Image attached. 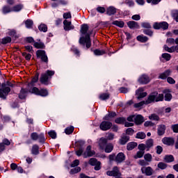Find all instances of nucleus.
<instances>
[{"mask_svg": "<svg viewBox=\"0 0 178 178\" xmlns=\"http://www.w3.org/2000/svg\"><path fill=\"white\" fill-rule=\"evenodd\" d=\"M91 33H86L84 36H82L79 38V42L80 45H82L83 47H86V49H88L91 47Z\"/></svg>", "mask_w": 178, "mask_h": 178, "instance_id": "1", "label": "nucleus"}, {"mask_svg": "<svg viewBox=\"0 0 178 178\" xmlns=\"http://www.w3.org/2000/svg\"><path fill=\"white\" fill-rule=\"evenodd\" d=\"M36 58L37 59H40L42 63L44 65H48L49 60L48 59V56L47 55V51L43 49H38L36 51Z\"/></svg>", "mask_w": 178, "mask_h": 178, "instance_id": "2", "label": "nucleus"}, {"mask_svg": "<svg viewBox=\"0 0 178 178\" xmlns=\"http://www.w3.org/2000/svg\"><path fill=\"white\" fill-rule=\"evenodd\" d=\"M31 139L33 140V141H37V140H38V143H40V144H45V141L47 140L44 133L38 134L37 132H33L31 134Z\"/></svg>", "mask_w": 178, "mask_h": 178, "instance_id": "3", "label": "nucleus"}, {"mask_svg": "<svg viewBox=\"0 0 178 178\" xmlns=\"http://www.w3.org/2000/svg\"><path fill=\"white\" fill-rule=\"evenodd\" d=\"M29 92L34 94L35 95H39L40 97H48V90L47 89H39L37 87H33L32 89L29 90Z\"/></svg>", "mask_w": 178, "mask_h": 178, "instance_id": "4", "label": "nucleus"}, {"mask_svg": "<svg viewBox=\"0 0 178 178\" xmlns=\"http://www.w3.org/2000/svg\"><path fill=\"white\" fill-rule=\"evenodd\" d=\"M6 86L8 85L5 82L1 83V88H0V98L1 99H6V97L9 95V92H10V88Z\"/></svg>", "mask_w": 178, "mask_h": 178, "instance_id": "5", "label": "nucleus"}, {"mask_svg": "<svg viewBox=\"0 0 178 178\" xmlns=\"http://www.w3.org/2000/svg\"><path fill=\"white\" fill-rule=\"evenodd\" d=\"M153 29L154 30H168L169 29V24L165 21L161 22H154L153 24Z\"/></svg>", "mask_w": 178, "mask_h": 178, "instance_id": "6", "label": "nucleus"}, {"mask_svg": "<svg viewBox=\"0 0 178 178\" xmlns=\"http://www.w3.org/2000/svg\"><path fill=\"white\" fill-rule=\"evenodd\" d=\"M112 127V122L109 120H104L100 123L99 129L102 131H108Z\"/></svg>", "mask_w": 178, "mask_h": 178, "instance_id": "7", "label": "nucleus"}, {"mask_svg": "<svg viewBox=\"0 0 178 178\" xmlns=\"http://www.w3.org/2000/svg\"><path fill=\"white\" fill-rule=\"evenodd\" d=\"M161 141L164 145H168V147L175 145V138L173 137H164Z\"/></svg>", "mask_w": 178, "mask_h": 178, "instance_id": "8", "label": "nucleus"}, {"mask_svg": "<svg viewBox=\"0 0 178 178\" xmlns=\"http://www.w3.org/2000/svg\"><path fill=\"white\" fill-rule=\"evenodd\" d=\"M138 83L139 84H148L149 81H151V79H149V76L148 75L144 74H142L138 79Z\"/></svg>", "mask_w": 178, "mask_h": 178, "instance_id": "9", "label": "nucleus"}, {"mask_svg": "<svg viewBox=\"0 0 178 178\" xmlns=\"http://www.w3.org/2000/svg\"><path fill=\"white\" fill-rule=\"evenodd\" d=\"M144 91V89L143 88H139L136 90V95H137V99L139 101L143 99V98H145V97L147 95V92H143Z\"/></svg>", "mask_w": 178, "mask_h": 178, "instance_id": "10", "label": "nucleus"}, {"mask_svg": "<svg viewBox=\"0 0 178 178\" xmlns=\"http://www.w3.org/2000/svg\"><path fill=\"white\" fill-rule=\"evenodd\" d=\"M40 79V72H36L35 76L32 77L31 82L27 84V87H33L35 86V83H38V80Z\"/></svg>", "mask_w": 178, "mask_h": 178, "instance_id": "11", "label": "nucleus"}, {"mask_svg": "<svg viewBox=\"0 0 178 178\" xmlns=\"http://www.w3.org/2000/svg\"><path fill=\"white\" fill-rule=\"evenodd\" d=\"M127 24L130 30H140V24L136 21H129Z\"/></svg>", "mask_w": 178, "mask_h": 178, "instance_id": "12", "label": "nucleus"}, {"mask_svg": "<svg viewBox=\"0 0 178 178\" xmlns=\"http://www.w3.org/2000/svg\"><path fill=\"white\" fill-rule=\"evenodd\" d=\"M63 29L65 31H70V30H74V26L72 24V22H69L67 19L63 21Z\"/></svg>", "mask_w": 178, "mask_h": 178, "instance_id": "13", "label": "nucleus"}, {"mask_svg": "<svg viewBox=\"0 0 178 178\" xmlns=\"http://www.w3.org/2000/svg\"><path fill=\"white\" fill-rule=\"evenodd\" d=\"M29 92H30V90L22 88L18 95V98H19V99H26V98H27V94H29Z\"/></svg>", "mask_w": 178, "mask_h": 178, "instance_id": "14", "label": "nucleus"}, {"mask_svg": "<svg viewBox=\"0 0 178 178\" xmlns=\"http://www.w3.org/2000/svg\"><path fill=\"white\" fill-rule=\"evenodd\" d=\"M158 95V92H152L147 97V99L145 101L146 102V105H149V104H152V102H156V98Z\"/></svg>", "mask_w": 178, "mask_h": 178, "instance_id": "15", "label": "nucleus"}, {"mask_svg": "<svg viewBox=\"0 0 178 178\" xmlns=\"http://www.w3.org/2000/svg\"><path fill=\"white\" fill-rule=\"evenodd\" d=\"M50 81L51 79L47 76L45 73L41 74V76L40 78V81L41 84H44V86H48Z\"/></svg>", "mask_w": 178, "mask_h": 178, "instance_id": "16", "label": "nucleus"}, {"mask_svg": "<svg viewBox=\"0 0 178 178\" xmlns=\"http://www.w3.org/2000/svg\"><path fill=\"white\" fill-rule=\"evenodd\" d=\"M107 145H108V139H106V138L102 137L99 141V147L100 149L104 151L105 149L106 146Z\"/></svg>", "mask_w": 178, "mask_h": 178, "instance_id": "17", "label": "nucleus"}, {"mask_svg": "<svg viewBox=\"0 0 178 178\" xmlns=\"http://www.w3.org/2000/svg\"><path fill=\"white\" fill-rule=\"evenodd\" d=\"M118 9L111 6L106 8V15H107V16H113V15H116Z\"/></svg>", "mask_w": 178, "mask_h": 178, "instance_id": "18", "label": "nucleus"}, {"mask_svg": "<svg viewBox=\"0 0 178 178\" xmlns=\"http://www.w3.org/2000/svg\"><path fill=\"white\" fill-rule=\"evenodd\" d=\"M164 95V100L166 101L167 102H170L172 101V99L173 98V96L170 93V90L169 89H165L163 91Z\"/></svg>", "mask_w": 178, "mask_h": 178, "instance_id": "19", "label": "nucleus"}, {"mask_svg": "<svg viewBox=\"0 0 178 178\" xmlns=\"http://www.w3.org/2000/svg\"><path fill=\"white\" fill-rule=\"evenodd\" d=\"M134 123L136 124V126L143 124V123H144V117L140 114L137 115L136 116L135 115Z\"/></svg>", "mask_w": 178, "mask_h": 178, "instance_id": "20", "label": "nucleus"}, {"mask_svg": "<svg viewBox=\"0 0 178 178\" xmlns=\"http://www.w3.org/2000/svg\"><path fill=\"white\" fill-rule=\"evenodd\" d=\"M124 161H126V155H124V153H118L115 157V162H118V163H122Z\"/></svg>", "mask_w": 178, "mask_h": 178, "instance_id": "21", "label": "nucleus"}, {"mask_svg": "<svg viewBox=\"0 0 178 178\" xmlns=\"http://www.w3.org/2000/svg\"><path fill=\"white\" fill-rule=\"evenodd\" d=\"M165 131H166V125L159 124L157 128L158 136H163V134H165Z\"/></svg>", "mask_w": 178, "mask_h": 178, "instance_id": "22", "label": "nucleus"}, {"mask_svg": "<svg viewBox=\"0 0 178 178\" xmlns=\"http://www.w3.org/2000/svg\"><path fill=\"white\" fill-rule=\"evenodd\" d=\"M90 27L88 26V24H83L81 26V30L80 33L81 35H86V34H88V31L89 30Z\"/></svg>", "mask_w": 178, "mask_h": 178, "instance_id": "23", "label": "nucleus"}, {"mask_svg": "<svg viewBox=\"0 0 178 178\" xmlns=\"http://www.w3.org/2000/svg\"><path fill=\"white\" fill-rule=\"evenodd\" d=\"M118 116V114L115 111H110L108 114H106L103 120H111V119L113 118H116Z\"/></svg>", "mask_w": 178, "mask_h": 178, "instance_id": "24", "label": "nucleus"}, {"mask_svg": "<svg viewBox=\"0 0 178 178\" xmlns=\"http://www.w3.org/2000/svg\"><path fill=\"white\" fill-rule=\"evenodd\" d=\"M170 73H172V71L170 70H166L165 72H163L159 74V79H161V80H166L169 76H170Z\"/></svg>", "mask_w": 178, "mask_h": 178, "instance_id": "25", "label": "nucleus"}, {"mask_svg": "<svg viewBox=\"0 0 178 178\" xmlns=\"http://www.w3.org/2000/svg\"><path fill=\"white\" fill-rule=\"evenodd\" d=\"M90 51L93 52L95 56H102V55H105V54H106V51H105V50H100L99 49H93L92 48H91Z\"/></svg>", "mask_w": 178, "mask_h": 178, "instance_id": "26", "label": "nucleus"}, {"mask_svg": "<svg viewBox=\"0 0 178 178\" xmlns=\"http://www.w3.org/2000/svg\"><path fill=\"white\" fill-rule=\"evenodd\" d=\"M142 173H145L146 176H152V173L154 172V170H152V168L148 166L145 168H141Z\"/></svg>", "mask_w": 178, "mask_h": 178, "instance_id": "27", "label": "nucleus"}, {"mask_svg": "<svg viewBox=\"0 0 178 178\" xmlns=\"http://www.w3.org/2000/svg\"><path fill=\"white\" fill-rule=\"evenodd\" d=\"M31 152L32 155H39L40 154V146H38V145H37V144L33 145Z\"/></svg>", "mask_w": 178, "mask_h": 178, "instance_id": "28", "label": "nucleus"}, {"mask_svg": "<svg viewBox=\"0 0 178 178\" xmlns=\"http://www.w3.org/2000/svg\"><path fill=\"white\" fill-rule=\"evenodd\" d=\"M111 175L113 177H118V176H122V173L119 171L118 166H114L113 170H111Z\"/></svg>", "mask_w": 178, "mask_h": 178, "instance_id": "29", "label": "nucleus"}, {"mask_svg": "<svg viewBox=\"0 0 178 178\" xmlns=\"http://www.w3.org/2000/svg\"><path fill=\"white\" fill-rule=\"evenodd\" d=\"M12 12H13V8H11L10 6L6 5L2 8L3 15H8V13H10Z\"/></svg>", "mask_w": 178, "mask_h": 178, "instance_id": "30", "label": "nucleus"}, {"mask_svg": "<svg viewBox=\"0 0 178 178\" xmlns=\"http://www.w3.org/2000/svg\"><path fill=\"white\" fill-rule=\"evenodd\" d=\"M137 145H138V144L136 142H129L127 145V151H133V149H134Z\"/></svg>", "mask_w": 178, "mask_h": 178, "instance_id": "31", "label": "nucleus"}, {"mask_svg": "<svg viewBox=\"0 0 178 178\" xmlns=\"http://www.w3.org/2000/svg\"><path fill=\"white\" fill-rule=\"evenodd\" d=\"M33 47L36 48V49H45V44L42 42H35Z\"/></svg>", "mask_w": 178, "mask_h": 178, "instance_id": "32", "label": "nucleus"}, {"mask_svg": "<svg viewBox=\"0 0 178 178\" xmlns=\"http://www.w3.org/2000/svg\"><path fill=\"white\" fill-rule=\"evenodd\" d=\"M137 41H139V42L145 43L149 40L148 37L144 35H139L136 37Z\"/></svg>", "mask_w": 178, "mask_h": 178, "instance_id": "33", "label": "nucleus"}, {"mask_svg": "<svg viewBox=\"0 0 178 178\" xmlns=\"http://www.w3.org/2000/svg\"><path fill=\"white\" fill-rule=\"evenodd\" d=\"M164 161L166 163H170L171 162H175V157L172 154H167L164 157Z\"/></svg>", "mask_w": 178, "mask_h": 178, "instance_id": "34", "label": "nucleus"}, {"mask_svg": "<svg viewBox=\"0 0 178 178\" xmlns=\"http://www.w3.org/2000/svg\"><path fill=\"white\" fill-rule=\"evenodd\" d=\"M130 140V136H122L120 139V145H126L127 143Z\"/></svg>", "mask_w": 178, "mask_h": 178, "instance_id": "35", "label": "nucleus"}, {"mask_svg": "<svg viewBox=\"0 0 178 178\" xmlns=\"http://www.w3.org/2000/svg\"><path fill=\"white\" fill-rule=\"evenodd\" d=\"M12 42V38L9 36L4 37L1 39V44L6 45V44H10Z\"/></svg>", "mask_w": 178, "mask_h": 178, "instance_id": "36", "label": "nucleus"}, {"mask_svg": "<svg viewBox=\"0 0 178 178\" xmlns=\"http://www.w3.org/2000/svg\"><path fill=\"white\" fill-rule=\"evenodd\" d=\"M95 155V151L90 150V152H84L83 154V158H91V156H94Z\"/></svg>", "mask_w": 178, "mask_h": 178, "instance_id": "37", "label": "nucleus"}, {"mask_svg": "<svg viewBox=\"0 0 178 178\" xmlns=\"http://www.w3.org/2000/svg\"><path fill=\"white\" fill-rule=\"evenodd\" d=\"M115 123L117 124H124V123H126V118L118 117L115 120Z\"/></svg>", "mask_w": 178, "mask_h": 178, "instance_id": "38", "label": "nucleus"}, {"mask_svg": "<svg viewBox=\"0 0 178 178\" xmlns=\"http://www.w3.org/2000/svg\"><path fill=\"white\" fill-rule=\"evenodd\" d=\"M86 141L83 140H79L75 141V147L77 148H84Z\"/></svg>", "mask_w": 178, "mask_h": 178, "instance_id": "39", "label": "nucleus"}, {"mask_svg": "<svg viewBox=\"0 0 178 178\" xmlns=\"http://www.w3.org/2000/svg\"><path fill=\"white\" fill-rule=\"evenodd\" d=\"M112 24L114 26H117V27H120V29H123L124 27V22L115 20L112 22Z\"/></svg>", "mask_w": 178, "mask_h": 178, "instance_id": "40", "label": "nucleus"}, {"mask_svg": "<svg viewBox=\"0 0 178 178\" xmlns=\"http://www.w3.org/2000/svg\"><path fill=\"white\" fill-rule=\"evenodd\" d=\"M38 30L42 31V33H47V31H48V26H47V24H40L38 26Z\"/></svg>", "mask_w": 178, "mask_h": 178, "instance_id": "41", "label": "nucleus"}, {"mask_svg": "<svg viewBox=\"0 0 178 178\" xmlns=\"http://www.w3.org/2000/svg\"><path fill=\"white\" fill-rule=\"evenodd\" d=\"M111 95L109 93H102L99 95V98L101 101H106V99H109Z\"/></svg>", "mask_w": 178, "mask_h": 178, "instance_id": "42", "label": "nucleus"}, {"mask_svg": "<svg viewBox=\"0 0 178 178\" xmlns=\"http://www.w3.org/2000/svg\"><path fill=\"white\" fill-rule=\"evenodd\" d=\"M149 120H155L156 122H159L161 120V118L159 115H156V113H152L149 116Z\"/></svg>", "mask_w": 178, "mask_h": 178, "instance_id": "43", "label": "nucleus"}, {"mask_svg": "<svg viewBox=\"0 0 178 178\" xmlns=\"http://www.w3.org/2000/svg\"><path fill=\"white\" fill-rule=\"evenodd\" d=\"M143 34L145 35H148L149 37H152L154 35V31L151 30V29H143Z\"/></svg>", "mask_w": 178, "mask_h": 178, "instance_id": "44", "label": "nucleus"}, {"mask_svg": "<svg viewBox=\"0 0 178 178\" xmlns=\"http://www.w3.org/2000/svg\"><path fill=\"white\" fill-rule=\"evenodd\" d=\"M104 152L106 154H111V151H113V145L112 144H108L104 147Z\"/></svg>", "mask_w": 178, "mask_h": 178, "instance_id": "45", "label": "nucleus"}, {"mask_svg": "<svg viewBox=\"0 0 178 178\" xmlns=\"http://www.w3.org/2000/svg\"><path fill=\"white\" fill-rule=\"evenodd\" d=\"M33 24H34V22L30 19L25 21V26L26 29H31V27H33Z\"/></svg>", "mask_w": 178, "mask_h": 178, "instance_id": "46", "label": "nucleus"}, {"mask_svg": "<svg viewBox=\"0 0 178 178\" xmlns=\"http://www.w3.org/2000/svg\"><path fill=\"white\" fill-rule=\"evenodd\" d=\"M74 131V127L71 126L65 128V134H67L68 136L72 134Z\"/></svg>", "mask_w": 178, "mask_h": 178, "instance_id": "47", "label": "nucleus"}, {"mask_svg": "<svg viewBox=\"0 0 178 178\" xmlns=\"http://www.w3.org/2000/svg\"><path fill=\"white\" fill-rule=\"evenodd\" d=\"M23 9V4H17L13 7V12H20Z\"/></svg>", "mask_w": 178, "mask_h": 178, "instance_id": "48", "label": "nucleus"}, {"mask_svg": "<svg viewBox=\"0 0 178 178\" xmlns=\"http://www.w3.org/2000/svg\"><path fill=\"white\" fill-rule=\"evenodd\" d=\"M147 137V135L144 132H138L136 134V138H138L139 140H144Z\"/></svg>", "mask_w": 178, "mask_h": 178, "instance_id": "49", "label": "nucleus"}, {"mask_svg": "<svg viewBox=\"0 0 178 178\" xmlns=\"http://www.w3.org/2000/svg\"><path fill=\"white\" fill-rule=\"evenodd\" d=\"M140 25H141V27L145 29H152V26H151V23L149 22H142Z\"/></svg>", "mask_w": 178, "mask_h": 178, "instance_id": "50", "label": "nucleus"}, {"mask_svg": "<svg viewBox=\"0 0 178 178\" xmlns=\"http://www.w3.org/2000/svg\"><path fill=\"white\" fill-rule=\"evenodd\" d=\"M154 147V139L149 138L146 141V148H151Z\"/></svg>", "mask_w": 178, "mask_h": 178, "instance_id": "51", "label": "nucleus"}, {"mask_svg": "<svg viewBox=\"0 0 178 178\" xmlns=\"http://www.w3.org/2000/svg\"><path fill=\"white\" fill-rule=\"evenodd\" d=\"M157 167L159 168V169H161V170H165V169H166V168H168V164H166L163 162H159L157 164Z\"/></svg>", "mask_w": 178, "mask_h": 178, "instance_id": "52", "label": "nucleus"}, {"mask_svg": "<svg viewBox=\"0 0 178 178\" xmlns=\"http://www.w3.org/2000/svg\"><path fill=\"white\" fill-rule=\"evenodd\" d=\"M79 172H81V168L76 167L74 168L71 169V170L70 171V173L71 175H76V173H79Z\"/></svg>", "mask_w": 178, "mask_h": 178, "instance_id": "53", "label": "nucleus"}, {"mask_svg": "<svg viewBox=\"0 0 178 178\" xmlns=\"http://www.w3.org/2000/svg\"><path fill=\"white\" fill-rule=\"evenodd\" d=\"M144 105H147V103L145 101L143 100L141 102H140L139 103H136L134 104V108H141L142 106H144Z\"/></svg>", "mask_w": 178, "mask_h": 178, "instance_id": "54", "label": "nucleus"}, {"mask_svg": "<svg viewBox=\"0 0 178 178\" xmlns=\"http://www.w3.org/2000/svg\"><path fill=\"white\" fill-rule=\"evenodd\" d=\"M162 58L163 59H165L167 62H169V60H170V59L172 58V56L168 53H163L161 55Z\"/></svg>", "mask_w": 178, "mask_h": 178, "instance_id": "55", "label": "nucleus"}, {"mask_svg": "<svg viewBox=\"0 0 178 178\" xmlns=\"http://www.w3.org/2000/svg\"><path fill=\"white\" fill-rule=\"evenodd\" d=\"M24 41L25 42H26L27 44H31V43H35V40H34V38L29 36V37H26L24 38Z\"/></svg>", "mask_w": 178, "mask_h": 178, "instance_id": "56", "label": "nucleus"}, {"mask_svg": "<svg viewBox=\"0 0 178 178\" xmlns=\"http://www.w3.org/2000/svg\"><path fill=\"white\" fill-rule=\"evenodd\" d=\"M46 76H47L49 79L51 80V79H52V76H54L55 74V71H52V70H47L45 73Z\"/></svg>", "mask_w": 178, "mask_h": 178, "instance_id": "57", "label": "nucleus"}, {"mask_svg": "<svg viewBox=\"0 0 178 178\" xmlns=\"http://www.w3.org/2000/svg\"><path fill=\"white\" fill-rule=\"evenodd\" d=\"M48 134L49 137H51V138H52L53 140L56 139V137H57L56 131L54 130H51L50 131L48 132Z\"/></svg>", "mask_w": 178, "mask_h": 178, "instance_id": "58", "label": "nucleus"}, {"mask_svg": "<svg viewBox=\"0 0 178 178\" xmlns=\"http://www.w3.org/2000/svg\"><path fill=\"white\" fill-rule=\"evenodd\" d=\"M164 49L166 51V52H169L170 54H172V52H175V47H169L168 45H164Z\"/></svg>", "mask_w": 178, "mask_h": 178, "instance_id": "59", "label": "nucleus"}, {"mask_svg": "<svg viewBox=\"0 0 178 178\" xmlns=\"http://www.w3.org/2000/svg\"><path fill=\"white\" fill-rule=\"evenodd\" d=\"M144 159L146 162H151L152 161V155L149 153H147L144 155Z\"/></svg>", "mask_w": 178, "mask_h": 178, "instance_id": "60", "label": "nucleus"}, {"mask_svg": "<svg viewBox=\"0 0 178 178\" xmlns=\"http://www.w3.org/2000/svg\"><path fill=\"white\" fill-rule=\"evenodd\" d=\"M156 152L157 155H161V154H162V152H163V147H162V146H161V145H157L156 147Z\"/></svg>", "mask_w": 178, "mask_h": 178, "instance_id": "61", "label": "nucleus"}, {"mask_svg": "<svg viewBox=\"0 0 178 178\" xmlns=\"http://www.w3.org/2000/svg\"><path fill=\"white\" fill-rule=\"evenodd\" d=\"M76 156H81L84 154V148H79L78 150L75 151Z\"/></svg>", "mask_w": 178, "mask_h": 178, "instance_id": "62", "label": "nucleus"}, {"mask_svg": "<svg viewBox=\"0 0 178 178\" xmlns=\"http://www.w3.org/2000/svg\"><path fill=\"white\" fill-rule=\"evenodd\" d=\"M145 152H143L141 150L137 152L136 155L134 156V159H137L138 158H143L144 156V154Z\"/></svg>", "mask_w": 178, "mask_h": 178, "instance_id": "63", "label": "nucleus"}, {"mask_svg": "<svg viewBox=\"0 0 178 178\" xmlns=\"http://www.w3.org/2000/svg\"><path fill=\"white\" fill-rule=\"evenodd\" d=\"M173 133H178V124H175L171 126Z\"/></svg>", "mask_w": 178, "mask_h": 178, "instance_id": "64", "label": "nucleus"}]
</instances>
